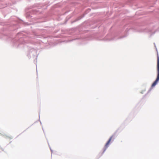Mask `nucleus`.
Segmentation results:
<instances>
[{"instance_id": "1", "label": "nucleus", "mask_w": 159, "mask_h": 159, "mask_svg": "<svg viewBox=\"0 0 159 159\" xmlns=\"http://www.w3.org/2000/svg\"><path fill=\"white\" fill-rule=\"evenodd\" d=\"M157 79L152 85V87H154L157 84L159 80V56L157 53Z\"/></svg>"}, {"instance_id": "2", "label": "nucleus", "mask_w": 159, "mask_h": 159, "mask_svg": "<svg viewBox=\"0 0 159 159\" xmlns=\"http://www.w3.org/2000/svg\"><path fill=\"white\" fill-rule=\"evenodd\" d=\"M113 136V135H112L110 137V139H109V140L107 142L106 144L105 145V147L106 149L107 148V147H108V145L110 144Z\"/></svg>"}]
</instances>
